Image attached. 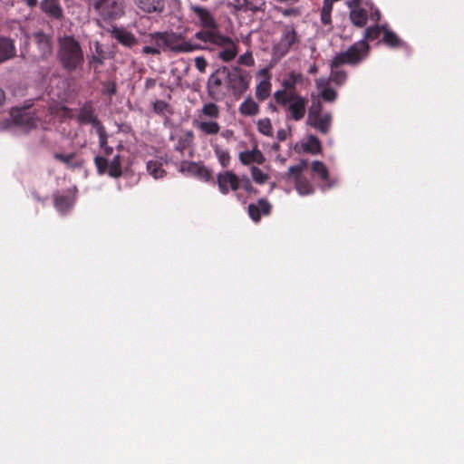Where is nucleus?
I'll return each mask as SVG.
<instances>
[{"mask_svg":"<svg viewBox=\"0 0 464 464\" xmlns=\"http://www.w3.org/2000/svg\"><path fill=\"white\" fill-rule=\"evenodd\" d=\"M230 133H232V132H231V131H229V130H227V131H226V134H225V133H223L222 135H223L224 137H228V134H230Z\"/></svg>","mask_w":464,"mask_h":464,"instance_id":"obj_63","label":"nucleus"},{"mask_svg":"<svg viewBox=\"0 0 464 464\" xmlns=\"http://www.w3.org/2000/svg\"><path fill=\"white\" fill-rule=\"evenodd\" d=\"M257 130L265 136H273V128L271 121L268 118L261 119L257 121Z\"/></svg>","mask_w":464,"mask_h":464,"instance_id":"obj_40","label":"nucleus"},{"mask_svg":"<svg viewBox=\"0 0 464 464\" xmlns=\"http://www.w3.org/2000/svg\"><path fill=\"white\" fill-rule=\"evenodd\" d=\"M307 166V161L302 160L298 164L290 166L287 172L284 175V179L295 183L296 191L302 196L310 195L314 192V185L303 174Z\"/></svg>","mask_w":464,"mask_h":464,"instance_id":"obj_6","label":"nucleus"},{"mask_svg":"<svg viewBox=\"0 0 464 464\" xmlns=\"http://www.w3.org/2000/svg\"><path fill=\"white\" fill-rule=\"evenodd\" d=\"M324 111L323 104L320 101H313L312 104L308 110V117L307 119L314 118L317 115L323 114Z\"/></svg>","mask_w":464,"mask_h":464,"instance_id":"obj_43","label":"nucleus"},{"mask_svg":"<svg viewBox=\"0 0 464 464\" xmlns=\"http://www.w3.org/2000/svg\"><path fill=\"white\" fill-rule=\"evenodd\" d=\"M382 42L389 47L397 48L402 45V41L392 31L384 29Z\"/></svg>","mask_w":464,"mask_h":464,"instance_id":"obj_34","label":"nucleus"},{"mask_svg":"<svg viewBox=\"0 0 464 464\" xmlns=\"http://www.w3.org/2000/svg\"><path fill=\"white\" fill-rule=\"evenodd\" d=\"M13 117L14 121L19 125H23L26 128L36 127L37 117L27 110H19L17 112L13 113Z\"/></svg>","mask_w":464,"mask_h":464,"instance_id":"obj_24","label":"nucleus"},{"mask_svg":"<svg viewBox=\"0 0 464 464\" xmlns=\"http://www.w3.org/2000/svg\"><path fill=\"white\" fill-rule=\"evenodd\" d=\"M94 163L99 175L107 173L113 179H118L122 175L121 157L120 154L115 155L110 162L105 157L96 156Z\"/></svg>","mask_w":464,"mask_h":464,"instance_id":"obj_11","label":"nucleus"},{"mask_svg":"<svg viewBox=\"0 0 464 464\" xmlns=\"http://www.w3.org/2000/svg\"><path fill=\"white\" fill-rule=\"evenodd\" d=\"M194 37L205 44H211L222 47L227 42H230V37L223 35L218 28H202L195 34Z\"/></svg>","mask_w":464,"mask_h":464,"instance_id":"obj_13","label":"nucleus"},{"mask_svg":"<svg viewBox=\"0 0 464 464\" xmlns=\"http://www.w3.org/2000/svg\"><path fill=\"white\" fill-rule=\"evenodd\" d=\"M258 74L264 75L266 77L256 87V97L259 102H263L270 96L272 84L270 82V74L267 69L260 70Z\"/></svg>","mask_w":464,"mask_h":464,"instance_id":"obj_18","label":"nucleus"},{"mask_svg":"<svg viewBox=\"0 0 464 464\" xmlns=\"http://www.w3.org/2000/svg\"><path fill=\"white\" fill-rule=\"evenodd\" d=\"M214 152H215V155L217 156L220 165L223 168H227L229 166L231 158H230V154H229L228 150H222L218 146H216V147H214Z\"/></svg>","mask_w":464,"mask_h":464,"instance_id":"obj_38","label":"nucleus"},{"mask_svg":"<svg viewBox=\"0 0 464 464\" xmlns=\"http://www.w3.org/2000/svg\"><path fill=\"white\" fill-rule=\"evenodd\" d=\"M54 207L62 213H64L72 207V200L69 196L60 195L54 198Z\"/></svg>","mask_w":464,"mask_h":464,"instance_id":"obj_35","label":"nucleus"},{"mask_svg":"<svg viewBox=\"0 0 464 464\" xmlns=\"http://www.w3.org/2000/svg\"><path fill=\"white\" fill-rule=\"evenodd\" d=\"M250 79L251 77L246 71L236 66L231 71L229 70L227 85L235 95H241L248 89Z\"/></svg>","mask_w":464,"mask_h":464,"instance_id":"obj_10","label":"nucleus"},{"mask_svg":"<svg viewBox=\"0 0 464 464\" xmlns=\"http://www.w3.org/2000/svg\"><path fill=\"white\" fill-rule=\"evenodd\" d=\"M26 3L30 7H34L36 5L37 0H26Z\"/></svg>","mask_w":464,"mask_h":464,"instance_id":"obj_59","label":"nucleus"},{"mask_svg":"<svg viewBox=\"0 0 464 464\" xmlns=\"http://www.w3.org/2000/svg\"><path fill=\"white\" fill-rule=\"evenodd\" d=\"M238 111L244 116H256L259 113V105L249 96L240 104Z\"/></svg>","mask_w":464,"mask_h":464,"instance_id":"obj_29","label":"nucleus"},{"mask_svg":"<svg viewBox=\"0 0 464 464\" xmlns=\"http://www.w3.org/2000/svg\"><path fill=\"white\" fill-rule=\"evenodd\" d=\"M144 54L158 55L160 53V50L156 46L146 45L142 48Z\"/></svg>","mask_w":464,"mask_h":464,"instance_id":"obj_52","label":"nucleus"},{"mask_svg":"<svg viewBox=\"0 0 464 464\" xmlns=\"http://www.w3.org/2000/svg\"><path fill=\"white\" fill-rule=\"evenodd\" d=\"M76 154L74 152H72V153H69V154H63V153H60V152H55L53 154V157L55 160L61 161L62 163L65 164L66 166H68L69 168H74L76 166H80V164L78 165H73L72 163V160L75 158Z\"/></svg>","mask_w":464,"mask_h":464,"instance_id":"obj_41","label":"nucleus"},{"mask_svg":"<svg viewBox=\"0 0 464 464\" xmlns=\"http://www.w3.org/2000/svg\"><path fill=\"white\" fill-rule=\"evenodd\" d=\"M373 18L376 20V21H379L380 18H381V14L380 12L377 10L373 15Z\"/></svg>","mask_w":464,"mask_h":464,"instance_id":"obj_62","label":"nucleus"},{"mask_svg":"<svg viewBox=\"0 0 464 464\" xmlns=\"http://www.w3.org/2000/svg\"><path fill=\"white\" fill-rule=\"evenodd\" d=\"M155 84V81L152 79H147L146 81V87L150 88L152 87Z\"/></svg>","mask_w":464,"mask_h":464,"instance_id":"obj_57","label":"nucleus"},{"mask_svg":"<svg viewBox=\"0 0 464 464\" xmlns=\"http://www.w3.org/2000/svg\"><path fill=\"white\" fill-rule=\"evenodd\" d=\"M238 63L243 65L252 66L255 63V60L251 53H246L239 56Z\"/></svg>","mask_w":464,"mask_h":464,"instance_id":"obj_49","label":"nucleus"},{"mask_svg":"<svg viewBox=\"0 0 464 464\" xmlns=\"http://www.w3.org/2000/svg\"><path fill=\"white\" fill-rule=\"evenodd\" d=\"M240 187L244 188L247 193H256L257 190L251 184L250 179L247 177L240 179Z\"/></svg>","mask_w":464,"mask_h":464,"instance_id":"obj_48","label":"nucleus"},{"mask_svg":"<svg viewBox=\"0 0 464 464\" xmlns=\"http://www.w3.org/2000/svg\"><path fill=\"white\" fill-rule=\"evenodd\" d=\"M312 171L314 175H317L320 179L324 182L322 188L324 190L326 188H330L333 186L329 179V172L326 166L319 160H314L311 165Z\"/></svg>","mask_w":464,"mask_h":464,"instance_id":"obj_25","label":"nucleus"},{"mask_svg":"<svg viewBox=\"0 0 464 464\" xmlns=\"http://www.w3.org/2000/svg\"><path fill=\"white\" fill-rule=\"evenodd\" d=\"M347 79V73L343 70H339V68L331 67V74L330 81L334 84L340 86L343 85Z\"/></svg>","mask_w":464,"mask_h":464,"instance_id":"obj_36","label":"nucleus"},{"mask_svg":"<svg viewBox=\"0 0 464 464\" xmlns=\"http://www.w3.org/2000/svg\"><path fill=\"white\" fill-rule=\"evenodd\" d=\"M111 35L121 44L126 47H132L138 44V40L134 34L124 28L113 27L111 30Z\"/></svg>","mask_w":464,"mask_h":464,"instance_id":"obj_23","label":"nucleus"},{"mask_svg":"<svg viewBox=\"0 0 464 464\" xmlns=\"http://www.w3.org/2000/svg\"><path fill=\"white\" fill-rule=\"evenodd\" d=\"M57 57L62 67L67 72L81 69L84 63L80 43L72 35L59 38Z\"/></svg>","mask_w":464,"mask_h":464,"instance_id":"obj_1","label":"nucleus"},{"mask_svg":"<svg viewBox=\"0 0 464 464\" xmlns=\"http://www.w3.org/2000/svg\"><path fill=\"white\" fill-rule=\"evenodd\" d=\"M239 161L244 166H248L252 163H256L258 165H262L266 161V158L257 149L256 146L253 148L251 150H244L241 151L238 155Z\"/></svg>","mask_w":464,"mask_h":464,"instance_id":"obj_19","label":"nucleus"},{"mask_svg":"<svg viewBox=\"0 0 464 464\" xmlns=\"http://www.w3.org/2000/svg\"><path fill=\"white\" fill-rule=\"evenodd\" d=\"M15 55L14 42L7 37H0V63Z\"/></svg>","mask_w":464,"mask_h":464,"instance_id":"obj_27","label":"nucleus"},{"mask_svg":"<svg viewBox=\"0 0 464 464\" xmlns=\"http://www.w3.org/2000/svg\"><path fill=\"white\" fill-rule=\"evenodd\" d=\"M92 1L93 8L103 20H117L124 14V0Z\"/></svg>","mask_w":464,"mask_h":464,"instance_id":"obj_7","label":"nucleus"},{"mask_svg":"<svg viewBox=\"0 0 464 464\" xmlns=\"http://www.w3.org/2000/svg\"><path fill=\"white\" fill-rule=\"evenodd\" d=\"M229 76V69L226 66H221L212 72L208 80L207 90L208 96L215 101H220L224 98L225 93L222 92L221 87L224 82H227Z\"/></svg>","mask_w":464,"mask_h":464,"instance_id":"obj_8","label":"nucleus"},{"mask_svg":"<svg viewBox=\"0 0 464 464\" xmlns=\"http://www.w3.org/2000/svg\"><path fill=\"white\" fill-rule=\"evenodd\" d=\"M218 190L223 195H227L230 190L237 191L240 188V179L232 170H225L217 175Z\"/></svg>","mask_w":464,"mask_h":464,"instance_id":"obj_12","label":"nucleus"},{"mask_svg":"<svg viewBox=\"0 0 464 464\" xmlns=\"http://www.w3.org/2000/svg\"><path fill=\"white\" fill-rule=\"evenodd\" d=\"M180 170L203 181H208L211 179V171L201 163L193 161L182 162Z\"/></svg>","mask_w":464,"mask_h":464,"instance_id":"obj_14","label":"nucleus"},{"mask_svg":"<svg viewBox=\"0 0 464 464\" xmlns=\"http://www.w3.org/2000/svg\"><path fill=\"white\" fill-rule=\"evenodd\" d=\"M162 35H165L164 32H162V33L161 32H156V33H153V34H149L146 36L145 42L152 44H153L152 46H156L160 50V49L165 50V43H163V40L161 39Z\"/></svg>","mask_w":464,"mask_h":464,"instance_id":"obj_37","label":"nucleus"},{"mask_svg":"<svg viewBox=\"0 0 464 464\" xmlns=\"http://www.w3.org/2000/svg\"><path fill=\"white\" fill-rule=\"evenodd\" d=\"M41 6L42 10L52 18L59 20L63 16L59 0H44Z\"/></svg>","mask_w":464,"mask_h":464,"instance_id":"obj_26","label":"nucleus"},{"mask_svg":"<svg viewBox=\"0 0 464 464\" xmlns=\"http://www.w3.org/2000/svg\"><path fill=\"white\" fill-rule=\"evenodd\" d=\"M276 136L279 140L283 141L286 139V132L285 130L281 129L277 131Z\"/></svg>","mask_w":464,"mask_h":464,"instance_id":"obj_54","label":"nucleus"},{"mask_svg":"<svg viewBox=\"0 0 464 464\" xmlns=\"http://www.w3.org/2000/svg\"><path fill=\"white\" fill-rule=\"evenodd\" d=\"M384 29H385L384 26H379V25L368 27L364 32V39L363 40H365L367 42V40L373 41V40L378 39L381 35V33L382 31L384 32Z\"/></svg>","mask_w":464,"mask_h":464,"instance_id":"obj_39","label":"nucleus"},{"mask_svg":"<svg viewBox=\"0 0 464 464\" xmlns=\"http://www.w3.org/2000/svg\"><path fill=\"white\" fill-rule=\"evenodd\" d=\"M252 179L257 184H264L268 179L269 176L264 173L258 167L252 166L250 168Z\"/></svg>","mask_w":464,"mask_h":464,"instance_id":"obj_42","label":"nucleus"},{"mask_svg":"<svg viewBox=\"0 0 464 464\" xmlns=\"http://www.w3.org/2000/svg\"><path fill=\"white\" fill-rule=\"evenodd\" d=\"M300 44V36L295 24H283L278 41L272 46V59L279 62L285 57L290 51L297 48Z\"/></svg>","mask_w":464,"mask_h":464,"instance_id":"obj_4","label":"nucleus"},{"mask_svg":"<svg viewBox=\"0 0 464 464\" xmlns=\"http://www.w3.org/2000/svg\"><path fill=\"white\" fill-rule=\"evenodd\" d=\"M78 121L81 124H92L94 129L102 126V121L94 114V110L90 104H85L81 108Z\"/></svg>","mask_w":464,"mask_h":464,"instance_id":"obj_21","label":"nucleus"},{"mask_svg":"<svg viewBox=\"0 0 464 464\" xmlns=\"http://www.w3.org/2000/svg\"><path fill=\"white\" fill-rule=\"evenodd\" d=\"M195 66L200 72L204 73L208 66L207 60L203 56L196 57Z\"/></svg>","mask_w":464,"mask_h":464,"instance_id":"obj_51","label":"nucleus"},{"mask_svg":"<svg viewBox=\"0 0 464 464\" xmlns=\"http://www.w3.org/2000/svg\"><path fill=\"white\" fill-rule=\"evenodd\" d=\"M349 17L353 24L359 28L363 27L368 21L367 11L359 6L351 8Z\"/></svg>","mask_w":464,"mask_h":464,"instance_id":"obj_28","label":"nucleus"},{"mask_svg":"<svg viewBox=\"0 0 464 464\" xmlns=\"http://www.w3.org/2000/svg\"><path fill=\"white\" fill-rule=\"evenodd\" d=\"M333 121V115L330 111L317 115L314 118L307 119V124L314 127L322 134H328Z\"/></svg>","mask_w":464,"mask_h":464,"instance_id":"obj_16","label":"nucleus"},{"mask_svg":"<svg viewBox=\"0 0 464 464\" xmlns=\"http://www.w3.org/2000/svg\"><path fill=\"white\" fill-rule=\"evenodd\" d=\"M165 35L161 36L165 43V49L169 48L174 53H190L196 50L203 49L200 44L186 41L181 34L164 32Z\"/></svg>","mask_w":464,"mask_h":464,"instance_id":"obj_9","label":"nucleus"},{"mask_svg":"<svg viewBox=\"0 0 464 464\" xmlns=\"http://www.w3.org/2000/svg\"><path fill=\"white\" fill-rule=\"evenodd\" d=\"M134 4L144 13L161 14L165 10L164 0H133Z\"/></svg>","mask_w":464,"mask_h":464,"instance_id":"obj_22","label":"nucleus"},{"mask_svg":"<svg viewBox=\"0 0 464 464\" xmlns=\"http://www.w3.org/2000/svg\"><path fill=\"white\" fill-rule=\"evenodd\" d=\"M5 92L4 91L0 88V106L3 104V102H5Z\"/></svg>","mask_w":464,"mask_h":464,"instance_id":"obj_58","label":"nucleus"},{"mask_svg":"<svg viewBox=\"0 0 464 464\" xmlns=\"http://www.w3.org/2000/svg\"><path fill=\"white\" fill-rule=\"evenodd\" d=\"M274 99L278 105L285 109L287 119L299 121L304 117L307 105L305 97L288 94L285 92H275Z\"/></svg>","mask_w":464,"mask_h":464,"instance_id":"obj_5","label":"nucleus"},{"mask_svg":"<svg viewBox=\"0 0 464 464\" xmlns=\"http://www.w3.org/2000/svg\"><path fill=\"white\" fill-rule=\"evenodd\" d=\"M224 46L225 48L219 52L218 56L223 62L228 63L237 55L238 47L231 38L230 42H227Z\"/></svg>","mask_w":464,"mask_h":464,"instance_id":"obj_30","label":"nucleus"},{"mask_svg":"<svg viewBox=\"0 0 464 464\" xmlns=\"http://www.w3.org/2000/svg\"><path fill=\"white\" fill-rule=\"evenodd\" d=\"M220 114L219 107L214 102L205 103L197 118L192 121L193 127L206 136L217 135L220 131V125L216 121Z\"/></svg>","mask_w":464,"mask_h":464,"instance_id":"obj_2","label":"nucleus"},{"mask_svg":"<svg viewBox=\"0 0 464 464\" xmlns=\"http://www.w3.org/2000/svg\"><path fill=\"white\" fill-rule=\"evenodd\" d=\"M268 109H269L271 111H273V112L277 111V108H276V106L275 104H273L272 102H270V103L268 104Z\"/></svg>","mask_w":464,"mask_h":464,"instance_id":"obj_60","label":"nucleus"},{"mask_svg":"<svg viewBox=\"0 0 464 464\" xmlns=\"http://www.w3.org/2000/svg\"><path fill=\"white\" fill-rule=\"evenodd\" d=\"M189 9L197 15L201 28H218L214 15L205 7L190 5Z\"/></svg>","mask_w":464,"mask_h":464,"instance_id":"obj_15","label":"nucleus"},{"mask_svg":"<svg viewBox=\"0 0 464 464\" xmlns=\"http://www.w3.org/2000/svg\"><path fill=\"white\" fill-rule=\"evenodd\" d=\"M33 38L39 49L40 57L46 59L53 50L51 36L43 32H36L33 34Z\"/></svg>","mask_w":464,"mask_h":464,"instance_id":"obj_17","label":"nucleus"},{"mask_svg":"<svg viewBox=\"0 0 464 464\" xmlns=\"http://www.w3.org/2000/svg\"><path fill=\"white\" fill-rule=\"evenodd\" d=\"M317 72H318V67H317V65H316L315 63H313V64L309 67V69H308V72H309L310 74H316V73H317Z\"/></svg>","mask_w":464,"mask_h":464,"instance_id":"obj_56","label":"nucleus"},{"mask_svg":"<svg viewBox=\"0 0 464 464\" xmlns=\"http://www.w3.org/2000/svg\"><path fill=\"white\" fill-rule=\"evenodd\" d=\"M147 171L155 179H161L166 175L163 164L159 160H149L147 162Z\"/></svg>","mask_w":464,"mask_h":464,"instance_id":"obj_32","label":"nucleus"},{"mask_svg":"<svg viewBox=\"0 0 464 464\" xmlns=\"http://www.w3.org/2000/svg\"><path fill=\"white\" fill-rule=\"evenodd\" d=\"M362 0H349L347 5L349 8L360 6Z\"/></svg>","mask_w":464,"mask_h":464,"instance_id":"obj_53","label":"nucleus"},{"mask_svg":"<svg viewBox=\"0 0 464 464\" xmlns=\"http://www.w3.org/2000/svg\"><path fill=\"white\" fill-rule=\"evenodd\" d=\"M271 204L265 198L257 200V204L248 205V215L255 221L257 222L261 218V215H268L271 211Z\"/></svg>","mask_w":464,"mask_h":464,"instance_id":"obj_20","label":"nucleus"},{"mask_svg":"<svg viewBox=\"0 0 464 464\" xmlns=\"http://www.w3.org/2000/svg\"><path fill=\"white\" fill-rule=\"evenodd\" d=\"M153 110L157 114L163 115L169 111V104L164 101L158 100L153 103Z\"/></svg>","mask_w":464,"mask_h":464,"instance_id":"obj_45","label":"nucleus"},{"mask_svg":"<svg viewBox=\"0 0 464 464\" xmlns=\"http://www.w3.org/2000/svg\"><path fill=\"white\" fill-rule=\"evenodd\" d=\"M298 76L294 72L289 74L287 79H284L282 82V90H278L277 92H285L286 93H291L292 95H297L298 93L295 92V85L298 81Z\"/></svg>","mask_w":464,"mask_h":464,"instance_id":"obj_33","label":"nucleus"},{"mask_svg":"<svg viewBox=\"0 0 464 464\" xmlns=\"http://www.w3.org/2000/svg\"><path fill=\"white\" fill-rule=\"evenodd\" d=\"M92 61H93L94 63H99V64H102V60L101 58L97 57V56H93V57H92Z\"/></svg>","mask_w":464,"mask_h":464,"instance_id":"obj_61","label":"nucleus"},{"mask_svg":"<svg viewBox=\"0 0 464 464\" xmlns=\"http://www.w3.org/2000/svg\"><path fill=\"white\" fill-rule=\"evenodd\" d=\"M321 97L325 102H333L337 98V92L333 88L326 87L322 90Z\"/></svg>","mask_w":464,"mask_h":464,"instance_id":"obj_44","label":"nucleus"},{"mask_svg":"<svg viewBox=\"0 0 464 464\" xmlns=\"http://www.w3.org/2000/svg\"><path fill=\"white\" fill-rule=\"evenodd\" d=\"M281 13L285 17H289V16L298 17L302 14L300 8H298V7L285 8V9H282Z\"/></svg>","mask_w":464,"mask_h":464,"instance_id":"obj_50","label":"nucleus"},{"mask_svg":"<svg viewBox=\"0 0 464 464\" xmlns=\"http://www.w3.org/2000/svg\"><path fill=\"white\" fill-rule=\"evenodd\" d=\"M98 136H99V145L100 148L102 149L103 147H106L107 140H108V134L103 125L98 127L95 129Z\"/></svg>","mask_w":464,"mask_h":464,"instance_id":"obj_47","label":"nucleus"},{"mask_svg":"<svg viewBox=\"0 0 464 464\" xmlns=\"http://www.w3.org/2000/svg\"><path fill=\"white\" fill-rule=\"evenodd\" d=\"M102 150H103L104 155H105L106 157H109V156H111V155L112 154V152H113V148H112V147H111V146L106 145V147H103V148H102Z\"/></svg>","mask_w":464,"mask_h":464,"instance_id":"obj_55","label":"nucleus"},{"mask_svg":"<svg viewBox=\"0 0 464 464\" xmlns=\"http://www.w3.org/2000/svg\"><path fill=\"white\" fill-rule=\"evenodd\" d=\"M370 53V45L365 40L353 44L349 48L337 53L331 61L330 67L339 68L344 64L356 66L365 60Z\"/></svg>","mask_w":464,"mask_h":464,"instance_id":"obj_3","label":"nucleus"},{"mask_svg":"<svg viewBox=\"0 0 464 464\" xmlns=\"http://www.w3.org/2000/svg\"><path fill=\"white\" fill-rule=\"evenodd\" d=\"M304 151L311 154H319L322 151V145L317 137L310 135L307 140L302 145Z\"/></svg>","mask_w":464,"mask_h":464,"instance_id":"obj_31","label":"nucleus"},{"mask_svg":"<svg viewBox=\"0 0 464 464\" xmlns=\"http://www.w3.org/2000/svg\"><path fill=\"white\" fill-rule=\"evenodd\" d=\"M117 92V84L113 81L102 82V93L105 95L112 96Z\"/></svg>","mask_w":464,"mask_h":464,"instance_id":"obj_46","label":"nucleus"}]
</instances>
